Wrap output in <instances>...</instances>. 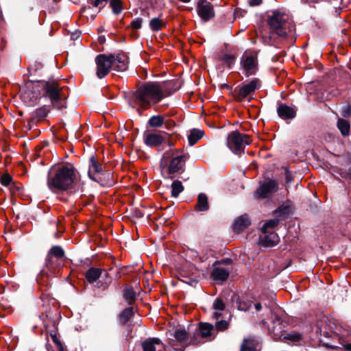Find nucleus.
I'll return each mask as SVG.
<instances>
[{
  "mask_svg": "<svg viewBox=\"0 0 351 351\" xmlns=\"http://www.w3.org/2000/svg\"><path fill=\"white\" fill-rule=\"evenodd\" d=\"M166 96L164 88L159 83L148 82L137 88L132 94L130 101L134 106L147 110Z\"/></svg>",
  "mask_w": 351,
  "mask_h": 351,
  "instance_id": "f257e3e1",
  "label": "nucleus"
},
{
  "mask_svg": "<svg viewBox=\"0 0 351 351\" xmlns=\"http://www.w3.org/2000/svg\"><path fill=\"white\" fill-rule=\"evenodd\" d=\"M77 172L71 165H62L51 169L48 174L47 185L51 190L67 191L72 188Z\"/></svg>",
  "mask_w": 351,
  "mask_h": 351,
  "instance_id": "f03ea898",
  "label": "nucleus"
},
{
  "mask_svg": "<svg viewBox=\"0 0 351 351\" xmlns=\"http://www.w3.org/2000/svg\"><path fill=\"white\" fill-rule=\"evenodd\" d=\"M188 157L186 154L176 149L165 152L160 162L162 173L165 178L172 179L173 174L182 173Z\"/></svg>",
  "mask_w": 351,
  "mask_h": 351,
  "instance_id": "7ed1b4c3",
  "label": "nucleus"
},
{
  "mask_svg": "<svg viewBox=\"0 0 351 351\" xmlns=\"http://www.w3.org/2000/svg\"><path fill=\"white\" fill-rule=\"evenodd\" d=\"M269 25L271 34L278 36L285 37L294 29L292 20L288 14L276 10L269 19Z\"/></svg>",
  "mask_w": 351,
  "mask_h": 351,
  "instance_id": "20e7f679",
  "label": "nucleus"
},
{
  "mask_svg": "<svg viewBox=\"0 0 351 351\" xmlns=\"http://www.w3.org/2000/svg\"><path fill=\"white\" fill-rule=\"evenodd\" d=\"M167 334L169 343L176 351H184L189 345L200 343V341L195 335L189 337L184 328H177L169 331Z\"/></svg>",
  "mask_w": 351,
  "mask_h": 351,
  "instance_id": "39448f33",
  "label": "nucleus"
},
{
  "mask_svg": "<svg viewBox=\"0 0 351 351\" xmlns=\"http://www.w3.org/2000/svg\"><path fill=\"white\" fill-rule=\"evenodd\" d=\"M43 96L50 99L54 108L61 110L65 108L66 95L57 81L51 80L43 82Z\"/></svg>",
  "mask_w": 351,
  "mask_h": 351,
  "instance_id": "423d86ee",
  "label": "nucleus"
},
{
  "mask_svg": "<svg viewBox=\"0 0 351 351\" xmlns=\"http://www.w3.org/2000/svg\"><path fill=\"white\" fill-rule=\"evenodd\" d=\"M252 142L250 137L245 134L234 131L228 134L227 137V145L235 154H241L243 152L246 145Z\"/></svg>",
  "mask_w": 351,
  "mask_h": 351,
  "instance_id": "0eeeda50",
  "label": "nucleus"
},
{
  "mask_svg": "<svg viewBox=\"0 0 351 351\" xmlns=\"http://www.w3.org/2000/svg\"><path fill=\"white\" fill-rule=\"evenodd\" d=\"M261 81L254 78L247 83L243 84L238 90L237 99L239 101L244 100L250 101L256 90L261 88Z\"/></svg>",
  "mask_w": 351,
  "mask_h": 351,
  "instance_id": "6e6552de",
  "label": "nucleus"
},
{
  "mask_svg": "<svg viewBox=\"0 0 351 351\" xmlns=\"http://www.w3.org/2000/svg\"><path fill=\"white\" fill-rule=\"evenodd\" d=\"M96 75L99 78L106 76L113 66V55L99 54L95 58Z\"/></svg>",
  "mask_w": 351,
  "mask_h": 351,
  "instance_id": "1a4fd4ad",
  "label": "nucleus"
},
{
  "mask_svg": "<svg viewBox=\"0 0 351 351\" xmlns=\"http://www.w3.org/2000/svg\"><path fill=\"white\" fill-rule=\"evenodd\" d=\"M289 215V208L287 207H280L275 210V215L279 219H272L266 221L262 227V232L267 233L269 229H273L278 223L280 219H285Z\"/></svg>",
  "mask_w": 351,
  "mask_h": 351,
  "instance_id": "9d476101",
  "label": "nucleus"
},
{
  "mask_svg": "<svg viewBox=\"0 0 351 351\" xmlns=\"http://www.w3.org/2000/svg\"><path fill=\"white\" fill-rule=\"evenodd\" d=\"M197 11L199 17L205 21L215 16L212 4L206 0H199L198 1Z\"/></svg>",
  "mask_w": 351,
  "mask_h": 351,
  "instance_id": "9b49d317",
  "label": "nucleus"
},
{
  "mask_svg": "<svg viewBox=\"0 0 351 351\" xmlns=\"http://www.w3.org/2000/svg\"><path fill=\"white\" fill-rule=\"evenodd\" d=\"M64 255V250L60 246H53L49 252L47 257L46 267L49 270L56 269V263L58 258H63Z\"/></svg>",
  "mask_w": 351,
  "mask_h": 351,
  "instance_id": "f8f14e48",
  "label": "nucleus"
},
{
  "mask_svg": "<svg viewBox=\"0 0 351 351\" xmlns=\"http://www.w3.org/2000/svg\"><path fill=\"white\" fill-rule=\"evenodd\" d=\"M278 189V184L275 180H269L263 183L256 190V195L261 198L268 197Z\"/></svg>",
  "mask_w": 351,
  "mask_h": 351,
  "instance_id": "ddd939ff",
  "label": "nucleus"
},
{
  "mask_svg": "<svg viewBox=\"0 0 351 351\" xmlns=\"http://www.w3.org/2000/svg\"><path fill=\"white\" fill-rule=\"evenodd\" d=\"M243 57V67L247 75L254 74L256 70L257 58L254 55L245 53Z\"/></svg>",
  "mask_w": 351,
  "mask_h": 351,
  "instance_id": "4468645a",
  "label": "nucleus"
},
{
  "mask_svg": "<svg viewBox=\"0 0 351 351\" xmlns=\"http://www.w3.org/2000/svg\"><path fill=\"white\" fill-rule=\"evenodd\" d=\"M102 171L101 165L97 161L95 156H91L89 159L88 176L90 179L95 181L98 180V176Z\"/></svg>",
  "mask_w": 351,
  "mask_h": 351,
  "instance_id": "2eb2a0df",
  "label": "nucleus"
},
{
  "mask_svg": "<svg viewBox=\"0 0 351 351\" xmlns=\"http://www.w3.org/2000/svg\"><path fill=\"white\" fill-rule=\"evenodd\" d=\"M213 331V325L208 323H200L198 330H196L193 335H195L196 337L200 341V343H202L201 339L209 338L212 335Z\"/></svg>",
  "mask_w": 351,
  "mask_h": 351,
  "instance_id": "dca6fc26",
  "label": "nucleus"
},
{
  "mask_svg": "<svg viewBox=\"0 0 351 351\" xmlns=\"http://www.w3.org/2000/svg\"><path fill=\"white\" fill-rule=\"evenodd\" d=\"M279 241L278 234L274 232L267 231V233H263L260 237V243L265 247H273Z\"/></svg>",
  "mask_w": 351,
  "mask_h": 351,
  "instance_id": "f3484780",
  "label": "nucleus"
},
{
  "mask_svg": "<svg viewBox=\"0 0 351 351\" xmlns=\"http://www.w3.org/2000/svg\"><path fill=\"white\" fill-rule=\"evenodd\" d=\"M128 60L123 54L113 55L112 68L117 71H123L127 69Z\"/></svg>",
  "mask_w": 351,
  "mask_h": 351,
  "instance_id": "a211bd4d",
  "label": "nucleus"
},
{
  "mask_svg": "<svg viewBox=\"0 0 351 351\" xmlns=\"http://www.w3.org/2000/svg\"><path fill=\"white\" fill-rule=\"evenodd\" d=\"M230 274V271L224 267L218 266L215 267L211 272L212 278L218 282H223L227 280Z\"/></svg>",
  "mask_w": 351,
  "mask_h": 351,
  "instance_id": "6ab92c4d",
  "label": "nucleus"
},
{
  "mask_svg": "<svg viewBox=\"0 0 351 351\" xmlns=\"http://www.w3.org/2000/svg\"><path fill=\"white\" fill-rule=\"evenodd\" d=\"M278 116L283 119H291L295 117V110L285 104H281L277 108Z\"/></svg>",
  "mask_w": 351,
  "mask_h": 351,
  "instance_id": "aec40b11",
  "label": "nucleus"
},
{
  "mask_svg": "<svg viewBox=\"0 0 351 351\" xmlns=\"http://www.w3.org/2000/svg\"><path fill=\"white\" fill-rule=\"evenodd\" d=\"M258 341L254 337L245 338L241 345L240 351H256Z\"/></svg>",
  "mask_w": 351,
  "mask_h": 351,
  "instance_id": "412c9836",
  "label": "nucleus"
},
{
  "mask_svg": "<svg viewBox=\"0 0 351 351\" xmlns=\"http://www.w3.org/2000/svg\"><path fill=\"white\" fill-rule=\"evenodd\" d=\"M250 224V221L247 215H242L238 217L234 223V230L239 233L248 227Z\"/></svg>",
  "mask_w": 351,
  "mask_h": 351,
  "instance_id": "4be33fe9",
  "label": "nucleus"
},
{
  "mask_svg": "<svg viewBox=\"0 0 351 351\" xmlns=\"http://www.w3.org/2000/svg\"><path fill=\"white\" fill-rule=\"evenodd\" d=\"M162 345L158 338H149L142 342L143 351H156V347Z\"/></svg>",
  "mask_w": 351,
  "mask_h": 351,
  "instance_id": "5701e85b",
  "label": "nucleus"
},
{
  "mask_svg": "<svg viewBox=\"0 0 351 351\" xmlns=\"http://www.w3.org/2000/svg\"><path fill=\"white\" fill-rule=\"evenodd\" d=\"M265 310L268 311L271 314V318L272 319V322L274 326L270 330H273V332L276 335H278L282 330V324L281 318L277 315L276 313H272L268 308L266 306Z\"/></svg>",
  "mask_w": 351,
  "mask_h": 351,
  "instance_id": "b1692460",
  "label": "nucleus"
},
{
  "mask_svg": "<svg viewBox=\"0 0 351 351\" xmlns=\"http://www.w3.org/2000/svg\"><path fill=\"white\" fill-rule=\"evenodd\" d=\"M164 141V138L159 134H148L145 138L146 145L154 147L158 146Z\"/></svg>",
  "mask_w": 351,
  "mask_h": 351,
  "instance_id": "393cba45",
  "label": "nucleus"
},
{
  "mask_svg": "<svg viewBox=\"0 0 351 351\" xmlns=\"http://www.w3.org/2000/svg\"><path fill=\"white\" fill-rule=\"evenodd\" d=\"M103 271L101 269L91 267L86 272V278L88 282L93 283L101 276Z\"/></svg>",
  "mask_w": 351,
  "mask_h": 351,
  "instance_id": "a878e982",
  "label": "nucleus"
},
{
  "mask_svg": "<svg viewBox=\"0 0 351 351\" xmlns=\"http://www.w3.org/2000/svg\"><path fill=\"white\" fill-rule=\"evenodd\" d=\"M337 128L343 136H348L350 134V122L343 119H339L337 123Z\"/></svg>",
  "mask_w": 351,
  "mask_h": 351,
  "instance_id": "bb28decb",
  "label": "nucleus"
},
{
  "mask_svg": "<svg viewBox=\"0 0 351 351\" xmlns=\"http://www.w3.org/2000/svg\"><path fill=\"white\" fill-rule=\"evenodd\" d=\"M196 209L199 211H206L209 208L208 197L204 193H200L197 197Z\"/></svg>",
  "mask_w": 351,
  "mask_h": 351,
  "instance_id": "cd10ccee",
  "label": "nucleus"
},
{
  "mask_svg": "<svg viewBox=\"0 0 351 351\" xmlns=\"http://www.w3.org/2000/svg\"><path fill=\"white\" fill-rule=\"evenodd\" d=\"M204 135V132L199 130L193 129L191 130L188 136L189 143L190 145H195Z\"/></svg>",
  "mask_w": 351,
  "mask_h": 351,
  "instance_id": "c85d7f7f",
  "label": "nucleus"
},
{
  "mask_svg": "<svg viewBox=\"0 0 351 351\" xmlns=\"http://www.w3.org/2000/svg\"><path fill=\"white\" fill-rule=\"evenodd\" d=\"M49 111L45 106H42L34 112L32 119L34 121H40L47 115Z\"/></svg>",
  "mask_w": 351,
  "mask_h": 351,
  "instance_id": "c756f323",
  "label": "nucleus"
},
{
  "mask_svg": "<svg viewBox=\"0 0 351 351\" xmlns=\"http://www.w3.org/2000/svg\"><path fill=\"white\" fill-rule=\"evenodd\" d=\"M134 315L133 307H129L124 309L119 315V321L124 324Z\"/></svg>",
  "mask_w": 351,
  "mask_h": 351,
  "instance_id": "7c9ffc66",
  "label": "nucleus"
},
{
  "mask_svg": "<svg viewBox=\"0 0 351 351\" xmlns=\"http://www.w3.org/2000/svg\"><path fill=\"white\" fill-rule=\"evenodd\" d=\"M282 341H291L292 342L300 341L302 339V335L296 332H291L289 333L282 334L280 335Z\"/></svg>",
  "mask_w": 351,
  "mask_h": 351,
  "instance_id": "2f4dec72",
  "label": "nucleus"
},
{
  "mask_svg": "<svg viewBox=\"0 0 351 351\" xmlns=\"http://www.w3.org/2000/svg\"><path fill=\"white\" fill-rule=\"evenodd\" d=\"M184 186L180 180H175L171 184V195L174 197L178 195L183 191Z\"/></svg>",
  "mask_w": 351,
  "mask_h": 351,
  "instance_id": "473e14b6",
  "label": "nucleus"
},
{
  "mask_svg": "<svg viewBox=\"0 0 351 351\" xmlns=\"http://www.w3.org/2000/svg\"><path fill=\"white\" fill-rule=\"evenodd\" d=\"M110 5L112 8V12L115 14H120L123 10V2L121 0H110Z\"/></svg>",
  "mask_w": 351,
  "mask_h": 351,
  "instance_id": "72a5a7b5",
  "label": "nucleus"
},
{
  "mask_svg": "<svg viewBox=\"0 0 351 351\" xmlns=\"http://www.w3.org/2000/svg\"><path fill=\"white\" fill-rule=\"evenodd\" d=\"M123 297L128 304H132L136 300V293L132 288H126L124 290Z\"/></svg>",
  "mask_w": 351,
  "mask_h": 351,
  "instance_id": "f704fd0d",
  "label": "nucleus"
},
{
  "mask_svg": "<svg viewBox=\"0 0 351 351\" xmlns=\"http://www.w3.org/2000/svg\"><path fill=\"white\" fill-rule=\"evenodd\" d=\"M164 117L160 115L153 116L149 119V124L152 127L158 128L163 125Z\"/></svg>",
  "mask_w": 351,
  "mask_h": 351,
  "instance_id": "c9c22d12",
  "label": "nucleus"
},
{
  "mask_svg": "<svg viewBox=\"0 0 351 351\" xmlns=\"http://www.w3.org/2000/svg\"><path fill=\"white\" fill-rule=\"evenodd\" d=\"M164 25L165 23L159 18H154L149 21V27L154 32L160 30Z\"/></svg>",
  "mask_w": 351,
  "mask_h": 351,
  "instance_id": "e433bc0d",
  "label": "nucleus"
},
{
  "mask_svg": "<svg viewBox=\"0 0 351 351\" xmlns=\"http://www.w3.org/2000/svg\"><path fill=\"white\" fill-rule=\"evenodd\" d=\"M213 308L217 311H222L225 308V304L220 298H217L213 304Z\"/></svg>",
  "mask_w": 351,
  "mask_h": 351,
  "instance_id": "4c0bfd02",
  "label": "nucleus"
},
{
  "mask_svg": "<svg viewBox=\"0 0 351 351\" xmlns=\"http://www.w3.org/2000/svg\"><path fill=\"white\" fill-rule=\"evenodd\" d=\"M142 23L143 19L141 18H136L131 22L130 27L132 30L139 29L142 26Z\"/></svg>",
  "mask_w": 351,
  "mask_h": 351,
  "instance_id": "58836bf2",
  "label": "nucleus"
},
{
  "mask_svg": "<svg viewBox=\"0 0 351 351\" xmlns=\"http://www.w3.org/2000/svg\"><path fill=\"white\" fill-rule=\"evenodd\" d=\"M238 308L241 311H247L250 308L252 304L249 302H245L241 300H239L238 302Z\"/></svg>",
  "mask_w": 351,
  "mask_h": 351,
  "instance_id": "ea45409f",
  "label": "nucleus"
},
{
  "mask_svg": "<svg viewBox=\"0 0 351 351\" xmlns=\"http://www.w3.org/2000/svg\"><path fill=\"white\" fill-rule=\"evenodd\" d=\"M228 322L226 320H221L219 322H217L216 323V328L218 330H220V331H223L225 330H226L228 327Z\"/></svg>",
  "mask_w": 351,
  "mask_h": 351,
  "instance_id": "a19ab883",
  "label": "nucleus"
},
{
  "mask_svg": "<svg viewBox=\"0 0 351 351\" xmlns=\"http://www.w3.org/2000/svg\"><path fill=\"white\" fill-rule=\"evenodd\" d=\"M12 178L8 174H3L0 178V182L1 184L5 186H8L10 184Z\"/></svg>",
  "mask_w": 351,
  "mask_h": 351,
  "instance_id": "79ce46f5",
  "label": "nucleus"
},
{
  "mask_svg": "<svg viewBox=\"0 0 351 351\" xmlns=\"http://www.w3.org/2000/svg\"><path fill=\"white\" fill-rule=\"evenodd\" d=\"M341 115L343 117H348L351 116V106L346 105L341 108Z\"/></svg>",
  "mask_w": 351,
  "mask_h": 351,
  "instance_id": "37998d69",
  "label": "nucleus"
},
{
  "mask_svg": "<svg viewBox=\"0 0 351 351\" xmlns=\"http://www.w3.org/2000/svg\"><path fill=\"white\" fill-rule=\"evenodd\" d=\"M223 60L228 64V66H230L234 62V57L232 55L226 54L223 56Z\"/></svg>",
  "mask_w": 351,
  "mask_h": 351,
  "instance_id": "c03bdc74",
  "label": "nucleus"
},
{
  "mask_svg": "<svg viewBox=\"0 0 351 351\" xmlns=\"http://www.w3.org/2000/svg\"><path fill=\"white\" fill-rule=\"evenodd\" d=\"M108 0H95L93 1V5L95 8L104 6V3L106 4Z\"/></svg>",
  "mask_w": 351,
  "mask_h": 351,
  "instance_id": "a18cd8bd",
  "label": "nucleus"
},
{
  "mask_svg": "<svg viewBox=\"0 0 351 351\" xmlns=\"http://www.w3.org/2000/svg\"><path fill=\"white\" fill-rule=\"evenodd\" d=\"M263 0H247V3L251 6L259 5L262 3Z\"/></svg>",
  "mask_w": 351,
  "mask_h": 351,
  "instance_id": "49530a36",
  "label": "nucleus"
},
{
  "mask_svg": "<svg viewBox=\"0 0 351 351\" xmlns=\"http://www.w3.org/2000/svg\"><path fill=\"white\" fill-rule=\"evenodd\" d=\"M254 307H255L256 312L260 311L263 308V306L261 303L255 304Z\"/></svg>",
  "mask_w": 351,
  "mask_h": 351,
  "instance_id": "de8ad7c7",
  "label": "nucleus"
},
{
  "mask_svg": "<svg viewBox=\"0 0 351 351\" xmlns=\"http://www.w3.org/2000/svg\"><path fill=\"white\" fill-rule=\"evenodd\" d=\"M91 9V8L90 6L88 7H84L82 9V11H81V13H86V12H88V11H90Z\"/></svg>",
  "mask_w": 351,
  "mask_h": 351,
  "instance_id": "09e8293b",
  "label": "nucleus"
},
{
  "mask_svg": "<svg viewBox=\"0 0 351 351\" xmlns=\"http://www.w3.org/2000/svg\"><path fill=\"white\" fill-rule=\"evenodd\" d=\"M286 180H287V182H289L291 181V176H290V174L289 173H287V174H286Z\"/></svg>",
  "mask_w": 351,
  "mask_h": 351,
  "instance_id": "8fccbe9b",
  "label": "nucleus"
},
{
  "mask_svg": "<svg viewBox=\"0 0 351 351\" xmlns=\"http://www.w3.org/2000/svg\"><path fill=\"white\" fill-rule=\"evenodd\" d=\"M219 316H220V313H218V312H215V317L217 319H218Z\"/></svg>",
  "mask_w": 351,
  "mask_h": 351,
  "instance_id": "3c124183",
  "label": "nucleus"
},
{
  "mask_svg": "<svg viewBox=\"0 0 351 351\" xmlns=\"http://www.w3.org/2000/svg\"><path fill=\"white\" fill-rule=\"evenodd\" d=\"M53 341H54L56 343H58V345L61 346L60 343L58 340H56L55 338H53Z\"/></svg>",
  "mask_w": 351,
  "mask_h": 351,
  "instance_id": "603ef678",
  "label": "nucleus"
},
{
  "mask_svg": "<svg viewBox=\"0 0 351 351\" xmlns=\"http://www.w3.org/2000/svg\"><path fill=\"white\" fill-rule=\"evenodd\" d=\"M105 276H106V277L108 276V274L106 271H105Z\"/></svg>",
  "mask_w": 351,
  "mask_h": 351,
  "instance_id": "864d4df0",
  "label": "nucleus"
},
{
  "mask_svg": "<svg viewBox=\"0 0 351 351\" xmlns=\"http://www.w3.org/2000/svg\"><path fill=\"white\" fill-rule=\"evenodd\" d=\"M259 33L263 36V34L262 31H260Z\"/></svg>",
  "mask_w": 351,
  "mask_h": 351,
  "instance_id": "5fc2aeb1",
  "label": "nucleus"
},
{
  "mask_svg": "<svg viewBox=\"0 0 351 351\" xmlns=\"http://www.w3.org/2000/svg\"><path fill=\"white\" fill-rule=\"evenodd\" d=\"M60 351H63V348L62 347L60 348Z\"/></svg>",
  "mask_w": 351,
  "mask_h": 351,
  "instance_id": "6e6d98bb",
  "label": "nucleus"
},
{
  "mask_svg": "<svg viewBox=\"0 0 351 351\" xmlns=\"http://www.w3.org/2000/svg\"><path fill=\"white\" fill-rule=\"evenodd\" d=\"M263 324H266V322H265V320H264V319L263 320Z\"/></svg>",
  "mask_w": 351,
  "mask_h": 351,
  "instance_id": "4d7b16f0",
  "label": "nucleus"
},
{
  "mask_svg": "<svg viewBox=\"0 0 351 351\" xmlns=\"http://www.w3.org/2000/svg\"><path fill=\"white\" fill-rule=\"evenodd\" d=\"M348 347L351 348V345H348Z\"/></svg>",
  "mask_w": 351,
  "mask_h": 351,
  "instance_id": "13d9d810",
  "label": "nucleus"
}]
</instances>
